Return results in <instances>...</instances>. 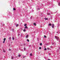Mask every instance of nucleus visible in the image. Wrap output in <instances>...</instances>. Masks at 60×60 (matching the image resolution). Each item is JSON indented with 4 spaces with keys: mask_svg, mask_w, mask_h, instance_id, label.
Listing matches in <instances>:
<instances>
[{
    "mask_svg": "<svg viewBox=\"0 0 60 60\" xmlns=\"http://www.w3.org/2000/svg\"><path fill=\"white\" fill-rule=\"evenodd\" d=\"M55 39H56L57 41L58 40H59V37L56 36H55Z\"/></svg>",
    "mask_w": 60,
    "mask_h": 60,
    "instance_id": "1",
    "label": "nucleus"
},
{
    "mask_svg": "<svg viewBox=\"0 0 60 60\" xmlns=\"http://www.w3.org/2000/svg\"><path fill=\"white\" fill-rule=\"evenodd\" d=\"M4 41L3 42V43H4L5 42V40H6V38H5L4 39Z\"/></svg>",
    "mask_w": 60,
    "mask_h": 60,
    "instance_id": "2",
    "label": "nucleus"
},
{
    "mask_svg": "<svg viewBox=\"0 0 60 60\" xmlns=\"http://www.w3.org/2000/svg\"><path fill=\"white\" fill-rule=\"evenodd\" d=\"M34 25L35 26H36V24L35 23H34Z\"/></svg>",
    "mask_w": 60,
    "mask_h": 60,
    "instance_id": "3",
    "label": "nucleus"
},
{
    "mask_svg": "<svg viewBox=\"0 0 60 60\" xmlns=\"http://www.w3.org/2000/svg\"><path fill=\"white\" fill-rule=\"evenodd\" d=\"M28 35H27L26 36V38H28Z\"/></svg>",
    "mask_w": 60,
    "mask_h": 60,
    "instance_id": "4",
    "label": "nucleus"
},
{
    "mask_svg": "<svg viewBox=\"0 0 60 60\" xmlns=\"http://www.w3.org/2000/svg\"><path fill=\"white\" fill-rule=\"evenodd\" d=\"M48 25L49 26H51L52 25L51 24H49Z\"/></svg>",
    "mask_w": 60,
    "mask_h": 60,
    "instance_id": "5",
    "label": "nucleus"
},
{
    "mask_svg": "<svg viewBox=\"0 0 60 60\" xmlns=\"http://www.w3.org/2000/svg\"><path fill=\"white\" fill-rule=\"evenodd\" d=\"M12 39L13 40H14V37H12Z\"/></svg>",
    "mask_w": 60,
    "mask_h": 60,
    "instance_id": "6",
    "label": "nucleus"
},
{
    "mask_svg": "<svg viewBox=\"0 0 60 60\" xmlns=\"http://www.w3.org/2000/svg\"><path fill=\"white\" fill-rule=\"evenodd\" d=\"M30 56H32V55H33V54H32V53H30Z\"/></svg>",
    "mask_w": 60,
    "mask_h": 60,
    "instance_id": "7",
    "label": "nucleus"
},
{
    "mask_svg": "<svg viewBox=\"0 0 60 60\" xmlns=\"http://www.w3.org/2000/svg\"><path fill=\"white\" fill-rule=\"evenodd\" d=\"M44 19H45V20H48V19L46 18H45Z\"/></svg>",
    "mask_w": 60,
    "mask_h": 60,
    "instance_id": "8",
    "label": "nucleus"
},
{
    "mask_svg": "<svg viewBox=\"0 0 60 60\" xmlns=\"http://www.w3.org/2000/svg\"><path fill=\"white\" fill-rule=\"evenodd\" d=\"M47 15H50V13H47Z\"/></svg>",
    "mask_w": 60,
    "mask_h": 60,
    "instance_id": "9",
    "label": "nucleus"
},
{
    "mask_svg": "<svg viewBox=\"0 0 60 60\" xmlns=\"http://www.w3.org/2000/svg\"><path fill=\"white\" fill-rule=\"evenodd\" d=\"M25 28L26 29V28H28L27 27V26H25Z\"/></svg>",
    "mask_w": 60,
    "mask_h": 60,
    "instance_id": "10",
    "label": "nucleus"
},
{
    "mask_svg": "<svg viewBox=\"0 0 60 60\" xmlns=\"http://www.w3.org/2000/svg\"><path fill=\"white\" fill-rule=\"evenodd\" d=\"M27 26V24H25L24 25V26Z\"/></svg>",
    "mask_w": 60,
    "mask_h": 60,
    "instance_id": "11",
    "label": "nucleus"
},
{
    "mask_svg": "<svg viewBox=\"0 0 60 60\" xmlns=\"http://www.w3.org/2000/svg\"><path fill=\"white\" fill-rule=\"evenodd\" d=\"M19 24H18L17 25H16V27H17V26H19Z\"/></svg>",
    "mask_w": 60,
    "mask_h": 60,
    "instance_id": "12",
    "label": "nucleus"
},
{
    "mask_svg": "<svg viewBox=\"0 0 60 60\" xmlns=\"http://www.w3.org/2000/svg\"><path fill=\"white\" fill-rule=\"evenodd\" d=\"M44 38H47V36H46V35H44Z\"/></svg>",
    "mask_w": 60,
    "mask_h": 60,
    "instance_id": "13",
    "label": "nucleus"
},
{
    "mask_svg": "<svg viewBox=\"0 0 60 60\" xmlns=\"http://www.w3.org/2000/svg\"><path fill=\"white\" fill-rule=\"evenodd\" d=\"M27 41L28 42H29V40L28 39H27Z\"/></svg>",
    "mask_w": 60,
    "mask_h": 60,
    "instance_id": "14",
    "label": "nucleus"
},
{
    "mask_svg": "<svg viewBox=\"0 0 60 60\" xmlns=\"http://www.w3.org/2000/svg\"><path fill=\"white\" fill-rule=\"evenodd\" d=\"M52 28H54V26H52Z\"/></svg>",
    "mask_w": 60,
    "mask_h": 60,
    "instance_id": "15",
    "label": "nucleus"
},
{
    "mask_svg": "<svg viewBox=\"0 0 60 60\" xmlns=\"http://www.w3.org/2000/svg\"><path fill=\"white\" fill-rule=\"evenodd\" d=\"M3 52H5V51L4 50V49L3 50Z\"/></svg>",
    "mask_w": 60,
    "mask_h": 60,
    "instance_id": "16",
    "label": "nucleus"
},
{
    "mask_svg": "<svg viewBox=\"0 0 60 60\" xmlns=\"http://www.w3.org/2000/svg\"><path fill=\"white\" fill-rule=\"evenodd\" d=\"M11 37H10L9 38V40H11Z\"/></svg>",
    "mask_w": 60,
    "mask_h": 60,
    "instance_id": "17",
    "label": "nucleus"
},
{
    "mask_svg": "<svg viewBox=\"0 0 60 60\" xmlns=\"http://www.w3.org/2000/svg\"><path fill=\"white\" fill-rule=\"evenodd\" d=\"M26 30L25 29H24V30H23L24 32H26Z\"/></svg>",
    "mask_w": 60,
    "mask_h": 60,
    "instance_id": "18",
    "label": "nucleus"
},
{
    "mask_svg": "<svg viewBox=\"0 0 60 60\" xmlns=\"http://www.w3.org/2000/svg\"><path fill=\"white\" fill-rule=\"evenodd\" d=\"M39 49H41V47H39Z\"/></svg>",
    "mask_w": 60,
    "mask_h": 60,
    "instance_id": "19",
    "label": "nucleus"
},
{
    "mask_svg": "<svg viewBox=\"0 0 60 60\" xmlns=\"http://www.w3.org/2000/svg\"><path fill=\"white\" fill-rule=\"evenodd\" d=\"M18 56L19 57H20V56H21V55H19Z\"/></svg>",
    "mask_w": 60,
    "mask_h": 60,
    "instance_id": "20",
    "label": "nucleus"
},
{
    "mask_svg": "<svg viewBox=\"0 0 60 60\" xmlns=\"http://www.w3.org/2000/svg\"><path fill=\"white\" fill-rule=\"evenodd\" d=\"M58 4L59 6H60V3H59Z\"/></svg>",
    "mask_w": 60,
    "mask_h": 60,
    "instance_id": "21",
    "label": "nucleus"
},
{
    "mask_svg": "<svg viewBox=\"0 0 60 60\" xmlns=\"http://www.w3.org/2000/svg\"><path fill=\"white\" fill-rule=\"evenodd\" d=\"M13 9L14 10V11L16 10V9L15 8H13Z\"/></svg>",
    "mask_w": 60,
    "mask_h": 60,
    "instance_id": "22",
    "label": "nucleus"
},
{
    "mask_svg": "<svg viewBox=\"0 0 60 60\" xmlns=\"http://www.w3.org/2000/svg\"><path fill=\"white\" fill-rule=\"evenodd\" d=\"M24 50H25L26 49V48H25V47H24Z\"/></svg>",
    "mask_w": 60,
    "mask_h": 60,
    "instance_id": "23",
    "label": "nucleus"
},
{
    "mask_svg": "<svg viewBox=\"0 0 60 60\" xmlns=\"http://www.w3.org/2000/svg\"><path fill=\"white\" fill-rule=\"evenodd\" d=\"M44 50H47V49L46 48H45L44 49Z\"/></svg>",
    "mask_w": 60,
    "mask_h": 60,
    "instance_id": "24",
    "label": "nucleus"
},
{
    "mask_svg": "<svg viewBox=\"0 0 60 60\" xmlns=\"http://www.w3.org/2000/svg\"><path fill=\"white\" fill-rule=\"evenodd\" d=\"M40 46H41L42 45V43H41L40 44Z\"/></svg>",
    "mask_w": 60,
    "mask_h": 60,
    "instance_id": "25",
    "label": "nucleus"
},
{
    "mask_svg": "<svg viewBox=\"0 0 60 60\" xmlns=\"http://www.w3.org/2000/svg\"><path fill=\"white\" fill-rule=\"evenodd\" d=\"M9 50V51H11V49H9V50Z\"/></svg>",
    "mask_w": 60,
    "mask_h": 60,
    "instance_id": "26",
    "label": "nucleus"
},
{
    "mask_svg": "<svg viewBox=\"0 0 60 60\" xmlns=\"http://www.w3.org/2000/svg\"><path fill=\"white\" fill-rule=\"evenodd\" d=\"M11 57L12 59H13V57Z\"/></svg>",
    "mask_w": 60,
    "mask_h": 60,
    "instance_id": "27",
    "label": "nucleus"
},
{
    "mask_svg": "<svg viewBox=\"0 0 60 60\" xmlns=\"http://www.w3.org/2000/svg\"><path fill=\"white\" fill-rule=\"evenodd\" d=\"M47 49H48V50H49V48H47Z\"/></svg>",
    "mask_w": 60,
    "mask_h": 60,
    "instance_id": "28",
    "label": "nucleus"
},
{
    "mask_svg": "<svg viewBox=\"0 0 60 60\" xmlns=\"http://www.w3.org/2000/svg\"><path fill=\"white\" fill-rule=\"evenodd\" d=\"M38 10H40V8H38Z\"/></svg>",
    "mask_w": 60,
    "mask_h": 60,
    "instance_id": "29",
    "label": "nucleus"
},
{
    "mask_svg": "<svg viewBox=\"0 0 60 60\" xmlns=\"http://www.w3.org/2000/svg\"><path fill=\"white\" fill-rule=\"evenodd\" d=\"M52 26H54V24L53 23L52 24Z\"/></svg>",
    "mask_w": 60,
    "mask_h": 60,
    "instance_id": "30",
    "label": "nucleus"
},
{
    "mask_svg": "<svg viewBox=\"0 0 60 60\" xmlns=\"http://www.w3.org/2000/svg\"><path fill=\"white\" fill-rule=\"evenodd\" d=\"M25 56H23V58H25Z\"/></svg>",
    "mask_w": 60,
    "mask_h": 60,
    "instance_id": "31",
    "label": "nucleus"
},
{
    "mask_svg": "<svg viewBox=\"0 0 60 60\" xmlns=\"http://www.w3.org/2000/svg\"><path fill=\"white\" fill-rule=\"evenodd\" d=\"M47 60H50V59H48Z\"/></svg>",
    "mask_w": 60,
    "mask_h": 60,
    "instance_id": "32",
    "label": "nucleus"
},
{
    "mask_svg": "<svg viewBox=\"0 0 60 60\" xmlns=\"http://www.w3.org/2000/svg\"><path fill=\"white\" fill-rule=\"evenodd\" d=\"M12 31H13V29H12Z\"/></svg>",
    "mask_w": 60,
    "mask_h": 60,
    "instance_id": "33",
    "label": "nucleus"
},
{
    "mask_svg": "<svg viewBox=\"0 0 60 60\" xmlns=\"http://www.w3.org/2000/svg\"><path fill=\"white\" fill-rule=\"evenodd\" d=\"M4 57H5V56H4Z\"/></svg>",
    "mask_w": 60,
    "mask_h": 60,
    "instance_id": "34",
    "label": "nucleus"
}]
</instances>
